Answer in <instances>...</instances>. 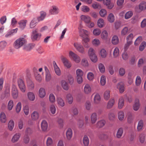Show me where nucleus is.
I'll return each mask as SVG.
<instances>
[{
  "instance_id": "a211bd4d",
  "label": "nucleus",
  "mask_w": 146,
  "mask_h": 146,
  "mask_svg": "<svg viewBox=\"0 0 146 146\" xmlns=\"http://www.w3.org/2000/svg\"><path fill=\"white\" fill-rule=\"evenodd\" d=\"M91 121L92 124L95 123L97 119V114L96 113H92L91 115Z\"/></svg>"
},
{
  "instance_id": "f704fd0d",
  "label": "nucleus",
  "mask_w": 146,
  "mask_h": 146,
  "mask_svg": "<svg viewBox=\"0 0 146 146\" xmlns=\"http://www.w3.org/2000/svg\"><path fill=\"white\" fill-rule=\"evenodd\" d=\"M104 96L105 100H108L110 96V91L109 90H106L104 92Z\"/></svg>"
},
{
  "instance_id": "7c9ffc66",
  "label": "nucleus",
  "mask_w": 146,
  "mask_h": 146,
  "mask_svg": "<svg viewBox=\"0 0 146 146\" xmlns=\"http://www.w3.org/2000/svg\"><path fill=\"white\" fill-rule=\"evenodd\" d=\"M143 122L142 120H140L138 123L137 130L138 131H141L143 129Z\"/></svg>"
},
{
  "instance_id": "393cba45",
  "label": "nucleus",
  "mask_w": 146,
  "mask_h": 146,
  "mask_svg": "<svg viewBox=\"0 0 146 146\" xmlns=\"http://www.w3.org/2000/svg\"><path fill=\"white\" fill-rule=\"evenodd\" d=\"M100 95L98 94H96L94 96V103L95 104H98L100 102Z\"/></svg>"
},
{
  "instance_id": "9b49d317",
  "label": "nucleus",
  "mask_w": 146,
  "mask_h": 146,
  "mask_svg": "<svg viewBox=\"0 0 146 146\" xmlns=\"http://www.w3.org/2000/svg\"><path fill=\"white\" fill-rule=\"evenodd\" d=\"M62 61L64 66L68 68H70L71 66V64L69 60L66 58L62 56L61 57Z\"/></svg>"
},
{
  "instance_id": "680f3d73",
  "label": "nucleus",
  "mask_w": 146,
  "mask_h": 146,
  "mask_svg": "<svg viewBox=\"0 0 146 146\" xmlns=\"http://www.w3.org/2000/svg\"><path fill=\"white\" fill-rule=\"evenodd\" d=\"M108 19L110 23H112L114 21V16L113 14L110 13L108 16Z\"/></svg>"
},
{
  "instance_id": "f03ea898",
  "label": "nucleus",
  "mask_w": 146,
  "mask_h": 146,
  "mask_svg": "<svg viewBox=\"0 0 146 146\" xmlns=\"http://www.w3.org/2000/svg\"><path fill=\"white\" fill-rule=\"evenodd\" d=\"M69 56L70 58L76 63H79L80 61V57L72 51L69 52Z\"/></svg>"
},
{
  "instance_id": "bf43d9fd",
  "label": "nucleus",
  "mask_w": 146,
  "mask_h": 146,
  "mask_svg": "<svg viewBox=\"0 0 146 146\" xmlns=\"http://www.w3.org/2000/svg\"><path fill=\"white\" fill-rule=\"evenodd\" d=\"M21 102H19L17 104L16 107V111L17 113H19L21 109Z\"/></svg>"
},
{
  "instance_id": "79ce46f5",
  "label": "nucleus",
  "mask_w": 146,
  "mask_h": 146,
  "mask_svg": "<svg viewBox=\"0 0 146 146\" xmlns=\"http://www.w3.org/2000/svg\"><path fill=\"white\" fill-rule=\"evenodd\" d=\"M83 142L85 146H88L89 143V140L88 137L85 135L83 138Z\"/></svg>"
},
{
  "instance_id": "c756f323",
  "label": "nucleus",
  "mask_w": 146,
  "mask_h": 146,
  "mask_svg": "<svg viewBox=\"0 0 146 146\" xmlns=\"http://www.w3.org/2000/svg\"><path fill=\"white\" fill-rule=\"evenodd\" d=\"M82 44L85 48H88L89 47V45L88 43L90 41V39L89 38H84L82 39Z\"/></svg>"
},
{
  "instance_id": "c9c22d12",
  "label": "nucleus",
  "mask_w": 146,
  "mask_h": 146,
  "mask_svg": "<svg viewBox=\"0 0 146 146\" xmlns=\"http://www.w3.org/2000/svg\"><path fill=\"white\" fill-rule=\"evenodd\" d=\"M119 42L118 37L116 35H114L112 37L111 40L112 43L114 45L117 44Z\"/></svg>"
},
{
  "instance_id": "6e6d98bb",
  "label": "nucleus",
  "mask_w": 146,
  "mask_h": 146,
  "mask_svg": "<svg viewBox=\"0 0 146 146\" xmlns=\"http://www.w3.org/2000/svg\"><path fill=\"white\" fill-rule=\"evenodd\" d=\"M70 113L73 115H77L78 113V109L76 108H72L70 111Z\"/></svg>"
},
{
  "instance_id": "0eeeda50",
  "label": "nucleus",
  "mask_w": 146,
  "mask_h": 146,
  "mask_svg": "<svg viewBox=\"0 0 146 146\" xmlns=\"http://www.w3.org/2000/svg\"><path fill=\"white\" fill-rule=\"evenodd\" d=\"M34 72L35 77L36 80L38 82H40L42 81V78L41 75L38 74L37 69L35 68H34L33 69Z\"/></svg>"
},
{
  "instance_id": "de8ad7c7",
  "label": "nucleus",
  "mask_w": 146,
  "mask_h": 146,
  "mask_svg": "<svg viewBox=\"0 0 146 146\" xmlns=\"http://www.w3.org/2000/svg\"><path fill=\"white\" fill-rule=\"evenodd\" d=\"M81 65L84 67H88L89 66V63L87 60L85 58L82 59L81 62Z\"/></svg>"
},
{
  "instance_id": "58836bf2",
  "label": "nucleus",
  "mask_w": 146,
  "mask_h": 146,
  "mask_svg": "<svg viewBox=\"0 0 146 146\" xmlns=\"http://www.w3.org/2000/svg\"><path fill=\"white\" fill-rule=\"evenodd\" d=\"M14 106V102L12 100H10L8 102L7 104L8 110L10 111L11 110Z\"/></svg>"
},
{
  "instance_id": "473e14b6",
  "label": "nucleus",
  "mask_w": 146,
  "mask_h": 146,
  "mask_svg": "<svg viewBox=\"0 0 146 146\" xmlns=\"http://www.w3.org/2000/svg\"><path fill=\"white\" fill-rule=\"evenodd\" d=\"M115 103V101L113 99H110L108 101L107 106V108L108 109L111 108L113 105Z\"/></svg>"
},
{
  "instance_id": "cd10ccee",
  "label": "nucleus",
  "mask_w": 146,
  "mask_h": 146,
  "mask_svg": "<svg viewBox=\"0 0 146 146\" xmlns=\"http://www.w3.org/2000/svg\"><path fill=\"white\" fill-rule=\"evenodd\" d=\"M40 16L38 17L37 19L38 21L43 20L45 18L46 15V13L45 12L43 11L40 12Z\"/></svg>"
},
{
  "instance_id": "5701e85b",
  "label": "nucleus",
  "mask_w": 146,
  "mask_h": 146,
  "mask_svg": "<svg viewBox=\"0 0 146 146\" xmlns=\"http://www.w3.org/2000/svg\"><path fill=\"white\" fill-rule=\"evenodd\" d=\"M7 120V117L5 113L1 112L0 114V120L1 123H5Z\"/></svg>"
},
{
  "instance_id": "e2e57ef3",
  "label": "nucleus",
  "mask_w": 146,
  "mask_h": 146,
  "mask_svg": "<svg viewBox=\"0 0 146 146\" xmlns=\"http://www.w3.org/2000/svg\"><path fill=\"white\" fill-rule=\"evenodd\" d=\"M92 44L96 46H97L100 45V40L98 38H95L92 41Z\"/></svg>"
},
{
  "instance_id": "a18cd8bd",
  "label": "nucleus",
  "mask_w": 146,
  "mask_h": 146,
  "mask_svg": "<svg viewBox=\"0 0 146 146\" xmlns=\"http://www.w3.org/2000/svg\"><path fill=\"white\" fill-rule=\"evenodd\" d=\"M100 54L102 58H105L107 56V52L106 50L102 49L100 51Z\"/></svg>"
},
{
  "instance_id": "4be33fe9",
  "label": "nucleus",
  "mask_w": 146,
  "mask_h": 146,
  "mask_svg": "<svg viewBox=\"0 0 146 146\" xmlns=\"http://www.w3.org/2000/svg\"><path fill=\"white\" fill-rule=\"evenodd\" d=\"M41 127L42 130L43 131H46L48 128V123L45 120H43L41 123Z\"/></svg>"
},
{
  "instance_id": "7ed1b4c3",
  "label": "nucleus",
  "mask_w": 146,
  "mask_h": 146,
  "mask_svg": "<svg viewBox=\"0 0 146 146\" xmlns=\"http://www.w3.org/2000/svg\"><path fill=\"white\" fill-rule=\"evenodd\" d=\"M37 32V29L33 30L32 31L31 37L33 41L39 40L41 36V34L38 33Z\"/></svg>"
},
{
  "instance_id": "1a4fd4ad",
  "label": "nucleus",
  "mask_w": 146,
  "mask_h": 146,
  "mask_svg": "<svg viewBox=\"0 0 146 146\" xmlns=\"http://www.w3.org/2000/svg\"><path fill=\"white\" fill-rule=\"evenodd\" d=\"M59 9L55 6H53L49 10L50 13L52 15H57L59 13Z\"/></svg>"
},
{
  "instance_id": "864d4df0",
  "label": "nucleus",
  "mask_w": 146,
  "mask_h": 146,
  "mask_svg": "<svg viewBox=\"0 0 146 146\" xmlns=\"http://www.w3.org/2000/svg\"><path fill=\"white\" fill-rule=\"evenodd\" d=\"M49 111L52 114H54L55 113L56 108L54 105L52 104L50 105V107Z\"/></svg>"
},
{
  "instance_id": "c85d7f7f",
  "label": "nucleus",
  "mask_w": 146,
  "mask_h": 146,
  "mask_svg": "<svg viewBox=\"0 0 146 146\" xmlns=\"http://www.w3.org/2000/svg\"><path fill=\"white\" fill-rule=\"evenodd\" d=\"M57 101L58 105L61 107H64L65 105V103L63 100L60 97L57 98Z\"/></svg>"
},
{
  "instance_id": "dca6fc26",
  "label": "nucleus",
  "mask_w": 146,
  "mask_h": 146,
  "mask_svg": "<svg viewBox=\"0 0 146 146\" xmlns=\"http://www.w3.org/2000/svg\"><path fill=\"white\" fill-rule=\"evenodd\" d=\"M104 3L107 6V8L110 9H111L114 6L113 4L111 2V1H103Z\"/></svg>"
},
{
  "instance_id": "c03bdc74",
  "label": "nucleus",
  "mask_w": 146,
  "mask_h": 146,
  "mask_svg": "<svg viewBox=\"0 0 146 146\" xmlns=\"http://www.w3.org/2000/svg\"><path fill=\"white\" fill-rule=\"evenodd\" d=\"M106 123L105 121L104 120H101L98 121L97 123V126L99 127H103Z\"/></svg>"
},
{
  "instance_id": "bb28decb",
  "label": "nucleus",
  "mask_w": 146,
  "mask_h": 146,
  "mask_svg": "<svg viewBox=\"0 0 146 146\" xmlns=\"http://www.w3.org/2000/svg\"><path fill=\"white\" fill-rule=\"evenodd\" d=\"M66 99L69 104H71L72 103L73 98L72 95L70 93L67 94L66 96Z\"/></svg>"
},
{
  "instance_id": "f3484780",
  "label": "nucleus",
  "mask_w": 146,
  "mask_h": 146,
  "mask_svg": "<svg viewBox=\"0 0 146 146\" xmlns=\"http://www.w3.org/2000/svg\"><path fill=\"white\" fill-rule=\"evenodd\" d=\"M35 46V44H29L27 45H24L23 49L26 51H29L33 48Z\"/></svg>"
},
{
  "instance_id": "f8f14e48",
  "label": "nucleus",
  "mask_w": 146,
  "mask_h": 146,
  "mask_svg": "<svg viewBox=\"0 0 146 146\" xmlns=\"http://www.w3.org/2000/svg\"><path fill=\"white\" fill-rule=\"evenodd\" d=\"M54 72L58 76H60L61 75V72L60 69L57 65L56 62L53 61V62Z\"/></svg>"
},
{
  "instance_id": "338daca9",
  "label": "nucleus",
  "mask_w": 146,
  "mask_h": 146,
  "mask_svg": "<svg viewBox=\"0 0 146 146\" xmlns=\"http://www.w3.org/2000/svg\"><path fill=\"white\" fill-rule=\"evenodd\" d=\"M52 140L50 137H48L46 141L47 146H51L52 144Z\"/></svg>"
},
{
  "instance_id": "0e129e2a",
  "label": "nucleus",
  "mask_w": 146,
  "mask_h": 146,
  "mask_svg": "<svg viewBox=\"0 0 146 146\" xmlns=\"http://www.w3.org/2000/svg\"><path fill=\"white\" fill-rule=\"evenodd\" d=\"M125 68L121 67L119 70V74L121 76H123L125 74Z\"/></svg>"
},
{
  "instance_id": "4468645a",
  "label": "nucleus",
  "mask_w": 146,
  "mask_h": 146,
  "mask_svg": "<svg viewBox=\"0 0 146 146\" xmlns=\"http://www.w3.org/2000/svg\"><path fill=\"white\" fill-rule=\"evenodd\" d=\"M80 18L81 20L86 23L89 24L90 22L91 18L89 16L82 15H81Z\"/></svg>"
},
{
  "instance_id": "ea45409f",
  "label": "nucleus",
  "mask_w": 146,
  "mask_h": 146,
  "mask_svg": "<svg viewBox=\"0 0 146 146\" xmlns=\"http://www.w3.org/2000/svg\"><path fill=\"white\" fill-rule=\"evenodd\" d=\"M124 102L123 98L121 97L119 98L118 102V107L119 109H121L124 105Z\"/></svg>"
},
{
  "instance_id": "603ef678",
  "label": "nucleus",
  "mask_w": 146,
  "mask_h": 146,
  "mask_svg": "<svg viewBox=\"0 0 146 146\" xmlns=\"http://www.w3.org/2000/svg\"><path fill=\"white\" fill-rule=\"evenodd\" d=\"M108 36V33L107 32L104 30L102 32L101 34V37L104 40L106 39Z\"/></svg>"
},
{
  "instance_id": "aec40b11",
  "label": "nucleus",
  "mask_w": 146,
  "mask_h": 146,
  "mask_svg": "<svg viewBox=\"0 0 146 146\" xmlns=\"http://www.w3.org/2000/svg\"><path fill=\"white\" fill-rule=\"evenodd\" d=\"M84 93L86 94H89L91 92V89L90 86L88 84H86L84 88Z\"/></svg>"
},
{
  "instance_id": "13d9d810",
  "label": "nucleus",
  "mask_w": 146,
  "mask_h": 146,
  "mask_svg": "<svg viewBox=\"0 0 146 146\" xmlns=\"http://www.w3.org/2000/svg\"><path fill=\"white\" fill-rule=\"evenodd\" d=\"M142 40V38L141 36H139L136 40L134 44L135 46H138Z\"/></svg>"
},
{
  "instance_id": "f257e3e1",
  "label": "nucleus",
  "mask_w": 146,
  "mask_h": 146,
  "mask_svg": "<svg viewBox=\"0 0 146 146\" xmlns=\"http://www.w3.org/2000/svg\"><path fill=\"white\" fill-rule=\"evenodd\" d=\"M27 43V41L24 38L20 37L14 42V47L16 49H19Z\"/></svg>"
},
{
  "instance_id": "2f4dec72",
  "label": "nucleus",
  "mask_w": 146,
  "mask_h": 146,
  "mask_svg": "<svg viewBox=\"0 0 146 146\" xmlns=\"http://www.w3.org/2000/svg\"><path fill=\"white\" fill-rule=\"evenodd\" d=\"M7 45V42L3 40L0 42V51H2L5 49Z\"/></svg>"
},
{
  "instance_id": "69168bd1",
  "label": "nucleus",
  "mask_w": 146,
  "mask_h": 146,
  "mask_svg": "<svg viewBox=\"0 0 146 146\" xmlns=\"http://www.w3.org/2000/svg\"><path fill=\"white\" fill-rule=\"evenodd\" d=\"M77 77L82 76L83 74V72L82 71L79 69H78L76 71Z\"/></svg>"
},
{
  "instance_id": "39448f33",
  "label": "nucleus",
  "mask_w": 146,
  "mask_h": 146,
  "mask_svg": "<svg viewBox=\"0 0 146 146\" xmlns=\"http://www.w3.org/2000/svg\"><path fill=\"white\" fill-rule=\"evenodd\" d=\"M79 33L80 36L82 37V39H83L84 38H89L90 32L86 30L81 29L79 30Z\"/></svg>"
},
{
  "instance_id": "6ab92c4d",
  "label": "nucleus",
  "mask_w": 146,
  "mask_h": 146,
  "mask_svg": "<svg viewBox=\"0 0 146 146\" xmlns=\"http://www.w3.org/2000/svg\"><path fill=\"white\" fill-rule=\"evenodd\" d=\"M27 86L29 90H32L35 87L34 83L31 80H29L27 82Z\"/></svg>"
},
{
  "instance_id": "774afa93",
  "label": "nucleus",
  "mask_w": 146,
  "mask_h": 146,
  "mask_svg": "<svg viewBox=\"0 0 146 146\" xmlns=\"http://www.w3.org/2000/svg\"><path fill=\"white\" fill-rule=\"evenodd\" d=\"M133 12L131 11H129L127 12L125 15V18L126 19H128L130 18L133 15Z\"/></svg>"
},
{
  "instance_id": "5fc2aeb1",
  "label": "nucleus",
  "mask_w": 146,
  "mask_h": 146,
  "mask_svg": "<svg viewBox=\"0 0 146 146\" xmlns=\"http://www.w3.org/2000/svg\"><path fill=\"white\" fill-rule=\"evenodd\" d=\"M133 38V34L130 33L126 37L127 42L130 43H132V40Z\"/></svg>"
},
{
  "instance_id": "e433bc0d",
  "label": "nucleus",
  "mask_w": 146,
  "mask_h": 146,
  "mask_svg": "<svg viewBox=\"0 0 146 146\" xmlns=\"http://www.w3.org/2000/svg\"><path fill=\"white\" fill-rule=\"evenodd\" d=\"M61 85L64 90H67L69 89L68 84L65 81H62L61 82Z\"/></svg>"
},
{
  "instance_id": "a19ab883",
  "label": "nucleus",
  "mask_w": 146,
  "mask_h": 146,
  "mask_svg": "<svg viewBox=\"0 0 146 146\" xmlns=\"http://www.w3.org/2000/svg\"><path fill=\"white\" fill-rule=\"evenodd\" d=\"M37 23V19L36 18H34L31 21L30 24V27L31 28H33L36 25V24Z\"/></svg>"
},
{
  "instance_id": "09e8293b",
  "label": "nucleus",
  "mask_w": 146,
  "mask_h": 146,
  "mask_svg": "<svg viewBox=\"0 0 146 146\" xmlns=\"http://www.w3.org/2000/svg\"><path fill=\"white\" fill-rule=\"evenodd\" d=\"M4 94L5 97L7 98L10 95V88L9 87H7L4 92Z\"/></svg>"
},
{
  "instance_id": "8fccbe9b",
  "label": "nucleus",
  "mask_w": 146,
  "mask_h": 146,
  "mask_svg": "<svg viewBox=\"0 0 146 146\" xmlns=\"http://www.w3.org/2000/svg\"><path fill=\"white\" fill-rule=\"evenodd\" d=\"M38 113L36 111H34L31 114V118L34 120H36L38 118Z\"/></svg>"
},
{
  "instance_id": "9d476101",
  "label": "nucleus",
  "mask_w": 146,
  "mask_h": 146,
  "mask_svg": "<svg viewBox=\"0 0 146 146\" xmlns=\"http://www.w3.org/2000/svg\"><path fill=\"white\" fill-rule=\"evenodd\" d=\"M117 88L119 91L120 93H123L125 90L124 85L122 82L118 83L117 85Z\"/></svg>"
},
{
  "instance_id": "3c124183",
  "label": "nucleus",
  "mask_w": 146,
  "mask_h": 146,
  "mask_svg": "<svg viewBox=\"0 0 146 146\" xmlns=\"http://www.w3.org/2000/svg\"><path fill=\"white\" fill-rule=\"evenodd\" d=\"M97 25L98 27L102 28L104 25V20L102 19H100L98 21Z\"/></svg>"
},
{
  "instance_id": "423d86ee",
  "label": "nucleus",
  "mask_w": 146,
  "mask_h": 146,
  "mask_svg": "<svg viewBox=\"0 0 146 146\" xmlns=\"http://www.w3.org/2000/svg\"><path fill=\"white\" fill-rule=\"evenodd\" d=\"M74 46L79 52L81 54H84V49L83 46L80 44L77 43H74Z\"/></svg>"
},
{
  "instance_id": "4c0bfd02",
  "label": "nucleus",
  "mask_w": 146,
  "mask_h": 146,
  "mask_svg": "<svg viewBox=\"0 0 146 146\" xmlns=\"http://www.w3.org/2000/svg\"><path fill=\"white\" fill-rule=\"evenodd\" d=\"M14 126V122L12 120H10L8 124V128L10 131H12Z\"/></svg>"
},
{
  "instance_id": "b1692460",
  "label": "nucleus",
  "mask_w": 146,
  "mask_h": 146,
  "mask_svg": "<svg viewBox=\"0 0 146 146\" xmlns=\"http://www.w3.org/2000/svg\"><path fill=\"white\" fill-rule=\"evenodd\" d=\"M28 99L30 101H33L35 99V96L34 94L31 92H29L27 94Z\"/></svg>"
},
{
  "instance_id": "052dcab7",
  "label": "nucleus",
  "mask_w": 146,
  "mask_h": 146,
  "mask_svg": "<svg viewBox=\"0 0 146 146\" xmlns=\"http://www.w3.org/2000/svg\"><path fill=\"white\" fill-rule=\"evenodd\" d=\"M49 99L50 102L51 103H54L55 101V97L52 94H50L49 95Z\"/></svg>"
},
{
  "instance_id": "37998d69",
  "label": "nucleus",
  "mask_w": 146,
  "mask_h": 146,
  "mask_svg": "<svg viewBox=\"0 0 146 146\" xmlns=\"http://www.w3.org/2000/svg\"><path fill=\"white\" fill-rule=\"evenodd\" d=\"M119 48L117 47L115 48L113 52V56L114 58L117 57L119 55Z\"/></svg>"
},
{
  "instance_id": "ddd939ff",
  "label": "nucleus",
  "mask_w": 146,
  "mask_h": 146,
  "mask_svg": "<svg viewBox=\"0 0 146 146\" xmlns=\"http://www.w3.org/2000/svg\"><path fill=\"white\" fill-rule=\"evenodd\" d=\"M27 22V21L25 20H22L19 21L18 23L19 27L22 30L24 29L26 26Z\"/></svg>"
},
{
  "instance_id": "49530a36",
  "label": "nucleus",
  "mask_w": 146,
  "mask_h": 146,
  "mask_svg": "<svg viewBox=\"0 0 146 146\" xmlns=\"http://www.w3.org/2000/svg\"><path fill=\"white\" fill-rule=\"evenodd\" d=\"M101 33V30L98 28L94 29L93 31V34L94 35L97 36L100 35Z\"/></svg>"
},
{
  "instance_id": "20e7f679",
  "label": "nucleus",
  "mask_w": 146,
  "mask_h": 146,
  "mask_svg": "<svg viewBox=\"0 0 146 146\" xmlns=\"http://www.w3.org/2000/svg\"><path fill=\"white\" fill-rule=\"evenodd\" d=\"M17 84L20 91L23 93L25 92L26 87L24 81L21 79H19L17 80Z\"/></svg>"
},
{
  "instance_id": "412c9836",
  "label": "nucleus",
  "mask_w": 146,
  "mask_h": 146,
  "mask_svg": "<svg viewBox=\"0 0 146 146\" xmlns=\"http://www.w3.org/2000/svg\"><path fill=\"white\" fill-rule=\"evenodd\" d=\"M66 135L67 139L70 140L71 138L72 135V131L71 128H69L67 129Z\"/></svg>"
},
{
  "instance_id": "72a5a7b5",
  "label": "nucleus",
  "mask_w": 146,
  "mask_h": 146,
  "mask_svg": "<svg viewBox=\"0 0 146 146\" xmlns=\"http://www.w3.org/2000/svg\"><path fill=\"white\" fill-rule=\"evenodd\" d=\"M123 133V129L122 128H119L117 131L116 136L118 138H120L122 136Z\"/></svg>"
},
{
  "instance_id": "a878e982",
  "label": "nucleus",
  "mask_w": 146,
  "mask_h": 146,
  "mask_svg": "<svg viewBox=\"0 0 146 146\" xmlns=\"http://www.w3.org/2000/svg\"><path fill=\"white\" fill-rule=\"evenodd\" d=\"M39 96L41 98H44L46 95L45 89L43 88H40L38 91Z\"/></svg>"
},
{
  "instance_id": "2eb2a0df",
  "label": "nucleus",
  "mask_w": 146,
  "mask_h": 146,
  "mask_svg": "<svg viewBox=\"0 0 146 146\" xmlns=\"http://www.w3.org/2000/svg\"><path fill=\"white\" fill-rule=\"evenodd\" d=\"M140 106V104L139 103V100L136 98L135 100L134 104L133 106V109L135 111L138 110Z\"/></svg>"
},
{
  "instance_id": "4d7b16f0",
  "label": "nucleus",
  "mask_w": 146,
  "mask_h": 146,
  "mask_svg": "<svg viewBox=\"0 0 146 146\" xmlns=\"http://www.w3.org/2000/svg\"><path fill=\"white\" fill-rule=\"evenodd\" d=\"M124 117V115L123 111H120L118 113V117L119 120L120 121L123 120Z\"/></svg>"
},
{
  "instance_id": "6e6552de",
  "label": "nucleus",
  "mask_w": 146,
  "mask_h": 146,
  "mask_svg": "<svg viewBox=\"0 0 146 146\" xmlns=\"http://www.w3.org/2000/svg\"><path fill=\"white\" fill-rule=\"evenodd\" d=\"M21 136V134L18 133L15 134L12 137L11 142L13 143H15L18 141Z\"/></svg>"
}]
</instances>
